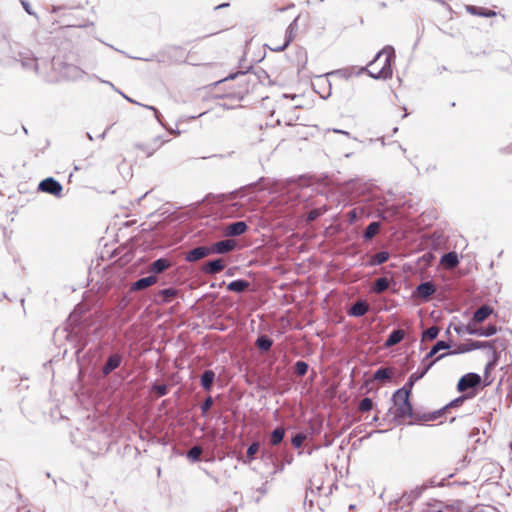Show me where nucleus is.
Returning a JSON list of instances; mask_svg holds the SVG:
<instances>
[{"instance_id": "1", "label": "nucleus", "mask_w": 512, "mask_h": 512, "mask_svg": "<svg viewBox=\"0 0 512 512\" xmlns=\"http://www.w3.org/2000/svg\"><path fill=\"white\" fill-rule=\"evenodd\" d=\"M395 58V50L392 46H385L379 51L367 67H361L356 74L367 72L374 79H389L392 77V61Z\"/></svg>"}, {"instance_id": "2", "label": "nucleus", "mask_w": 512, "mask_h": 512, "mask_svg": "<svg viewBox=\"0 0 512 512\" xmlns=\"http://www.w3.org/2000/svg\"><path fill=\"white\" fill-rule=\"evenodd\" d=\"M411 392L406 389H398L393 393L392 400L396 406V416L400 418H413L419 419V414L413 411L412 404L410 402Z\"/></svg>"}, {"instance_id": "3", "label": "nucleus", "mask_w": 512, "mask_h": 512, "mask_svg": "<svg viewBox=\"0 0 512 512\" xmlns=\"http://www.w3.org/2000/svg\"><path fill=\"white\" fill-rule=\"evenodd\" d=\"M52 66L61 79L76 81L82 79L85 75V71L78 66L56 59H53Z\"/></svg>"}, {"instance_id": "4", "label": "nucleus", "mask_w": 512, "mask_h": 512, "mask_svg": "<svg viewBox=\"0 0 512 512\" xmlns=\"http://www.w3.org/2000/svg\"><path fill=\"white\" fill-rule=\"evenodd\" d=\"M15 60L21 64V67L26 71H31L35 75L40 76L38 59L32 51L23 50L15 55Z\"/></svg>"}, {"instance_id": "5", "label": "nucleus", "mask_w": 512, "mask_h": 512, "mask_svg": "<svg viewBox=\"0 0 512 512\" xmlns=\"http://www.w3.org/2000/svg\"><path fill=\"white\" fill-rule=\"evenodd\" d=\"M481 383V377L477 373H468L462 376L457 384L459 392H465L470 388H476Z\"/></svg>"}, {"instance_id": "6", "label": "nucleus", "mask_w": 512, "mask_h": 512, "mask_svg": "<svg viewBox=\"0 0 512 512\" xmlns=\"http://www.w3.org/2000/svg\"><path fill=\"white\" fill-rule=\"evenodd\" d=\"M38 189L42 192L59 197L62 193L63 187L60 182L52 177H48L39 183Z\"/></svg>"}, {"instance_id": "7", "label": "nucleus", "mask_w": 512, "mask_h": 512, "mask_svg": "<svg viewBox=\"0 0 512 512\" xmlns=\"http://www.w3.org/2000/svg\"><path fill=\"white\" fill-rule=\"evenodd\" d=\"M298 18H295L292 23L287 27L284 40L281 44V46H270V50L274 52H281L284 51L291 41L294 39L295 32H296V25H297Z\"/></svg>"}, {"instance_id": "8", "label": "nucleus", "mask_w": 512, "mask_h": 512, "mask_svg": "<svg viewBox=\"0 0 512 512\" xmlns=\"http://www.w3.org/2000/svg\"><path fill=\"white\" fill-rule=\"evenodd\" d=\"M248 229V225L245 221H236L228 224L225 227V235L228 237H236L244 234Z\"/></svg>"}, {"instance_id": "9", "label": "nucleus", "mask_w": 512, "mask_h": 512, "mask_svg": "<svg viewBox=\"0 0 512 512\" xmlns=\"http://www.w3.org/2000/svg\"><path fill=\"white\" fill-rule=\"evenodd\" d=\"M236 246L233 240L225 239L212 244L209 249L211 254H225L232 251Z\"/></svg>"}, {"instance_id": "10", "label": "nucleus", "mask_w": 512, "mask_h": 512, "mask_svg": "<svg viewBox=\"0 0 512 512\" xmlns=\"http://www.w3.org/2000/svg\"><path fill=\"white\" fill-rule=\"evenodd\" d=\"M210 254H211V250L209 249V247L198 246V247L193 248L192 250H190L186 254L185 259L188 262H196V261H198L200 259H203V258L207 257Z\"/></svg>"}, {"instance_id": "11", "label": "nucleus", "mask_w": 512, "mask_h": 512, "mask_svg": "<svg viewBox=\"0 0 512 512\" xmlns=\"http://www.w3.org/2000/svg\"><path fill=\"white\" fill-rule=\"evenodd\" d=\"M436 291L435 285L431 281H425L420 283L416 287V294L422 299H429Z\"/></svg>"}, {"instance_id": "12", "label": "nucleus", "mask_w": 512, "mask_h": 512, "mask_svg": "<svg viewBox=\"0 0 512 512\" xmlns=\"http://www.w3.org/2000/svg\"><path fill=\"white\" fill-rule=\"evenodd\" d=\"M122 357L119 354H112L108 357L106 363L102 367L103 375L107 376L118 368L121 364Z\"/></svg>"}, {"instance_id": "13", "label": "nucleus", "mask_w": 512, "mask_h": 512, "mask_svg": "<svg viewBox=\"0 0 512 512\" xmlns=\"http://www.w3.org/2000/svg\"><path fill=\"white\" fill-rule=\"evenodd\" d=\"M157 282V277L154 275H150L147 277H143L132 283L131 291H140L144 290Z\"/></svg>"}, {"instance_id": "14", "label": "nucleus", "mask_w": 512, "mask_h": 512, "mask_svg": "<svg viewBox=\"0 0 512 512\" xmlns=\"http://www.w3.org/2000/svg\"><path fill=\"white\" fill-rule=\"evenodd\" d=\"M225 267V264L223 262L222 259H214V260H210L208 262H206L203 267H202V270L204 273L206 274H216V273H219L220 271H222Z\"/></svg>"}, {"instance_id": "15", "label": "nucleus", "mask_w": 512, "mask_h": 512, "mask_svg": "<svg viewBox=\"0 0 512 512\" xmlns=\"http://www.w3.org/2000/svg\"><path fill=\"white\" fill-rule=\"evenodd\" d=\"M497 328L495 325H488L487 327L477 328L474 325H471V330H467V334L469 335H477L489 337L496 334Z\"/></svg>"}, {"instance_id": "16", "label": "nucleus", "mask_w": 512, "mask_h": 512, "mask_svg": "<svg viewBox=\"0 0 512 512\" xmlns=\"http://www.w3.org/2000/svg\"><path fill=\"white\" fill-rule=\"evenodd\" d=\"M215 377L216 375L213 370H205L200 377L201 387L207 392L211 391Z\"/></svg>"}, {"instance_id": "17", "label": "nucleus", "mask_w": 512, "mask_h": 512, "mask_svg": "<svg viewBox=\"0 0 512 512\" xmlns=\"http://www.w3.org/2000/svg\"><path fill=\"white\" fill-rule=\"evenodd\" d=\"M368 310H369V304L366 301L359 300V301H356L351 306L348 313H349V315L354 316V317H361L364 314H366Z\"/></svg>"}, {"instance_id": "18", "label": "nucleus", "mask_w": 512, "mask_h": 512, "mask_svg": "<svg viewBox=\"0 0 512 512\" xmlns=\"http://www.w3.org/2000/svg\"><path fill=\"white\" fill-rule=\"evenodd\" d=\"M493 312V309L488 305H482L473 314L474 323H482L485 321Z\"/></svg>"}, {"instance_id": "19", "label": "nucleus", "mask_w": 512, "mask_h": 512, "mask_svg": "<svg viewBox=\"0 0 512 512\" xmlns=\"http://www.w3.org/2000/svg\"><path fill=\"white\" fill-rule=\"evenodd\" d=\"M393 282V280H389L386 277H381L375 280L373 283V286L371 290L376 294H381L389 289L390 284Z\"/></svg>"}, {"instance_id": "20", "label": "nucleus", "mask_w": 512, "mask_h": 512, "mask_svg": "<svg viewBox=\"0 0 512 512\" xmlns=\"http://www.w3.org/2000/svg\"><path fill=\"white\" fill-rule=\"evenodd\" d=\"M250 287V283L244 279H237L227 285L229 291L243 293Z\"/></svg>"}, {"instance_id": "21", "label": "nucleus", "mask_w": 512, "mask_h": 512, "mask_svg": "<svg viewBox=\"0 0 512 512\" xmlns=\"http://www.w3.org/2000/svg\"><path fill=\"white\" fill-rule=\"evenodd\" d=\"M404 331L402 329L393 330L385 340L386 347H392L398 343H400L404 338Z\"/></svg>"}, {"instance_id": "22", "label": "nucleus", "mask_w": 512, "mask_h": 512, "mask_svg": "<svg viewBox=\"0 0 512 512\" xmlns=\"http://www.w3.org/2000/svg\"><path fill=\"white\" fill-rule=\"evenodd\" d=\"M459 263L458 256L455 252L445 253L441 257V264H443L448 269L455 268Z\"/></svg>"}, {"instance_id": "23", "label": "nucleus", "mask_w": 512, "mask_h": 512, "mask_svg": "<svg viewBox=\"0 0 512 512\" xmlns=\"http://www.w3.org/2000/svg\"><path fill=\"white\" fill-rule=\"evenodd\" d=\"M170 262L165 258H159L150 265V272L159 274L170 267Z\"/></svg>"}, {"instance_id": "24", "label": "nucleus", "mask_w": 512, "mask_h": 512, "mask_svg": "<svg viewBox=\"0 0 512 512\" xmlns=\"http://www.w3.org/2000/svg\"><path fill=\"white\" fill-rule=\"evenodd\" d=\"M466 10L472 15H478V16L487 17V18L496 16V12L493 10H487V9L472 6V5L467 6Z\"/></svg>"}, {"instance_id": "25", "label": "nucleus", "mask_w": 512, "mask_h": 512, "mask_svg": "<svg viewBox=\"0 0 512 512\" xmlns=\"http://www.w3.org/2000/svg\"><path fill=\"white\" fill-rule=\"evenodd\" d=\"M255 345L261 352H267L272 347L273 340L269 338L267 335H260L257 338Z\"/></svg>"}, {"instance_id": "26", "label": "nucleus", "mask_w": 512, "mask_h": 512, "mask_svg": "<svg viewBox=\"0 0 512 512\" xmlns=\"http://www.w3.org/2000/svg\"><path fill=\"white\" fill-rule=\"evenodd\" d=\"M380 223L379 222H371L363 233V238L365 241L371 240L379 231H380Z\"/></svg>"}, {"instance_id": "27", "label": "nucleus", "mask_w": 512, "mask_h": 512, "mask_svg": "<svg viewBox=\"0 0 512 512\" xmlns=\"http://www.w3.org/2000/svg\"><path fill=\"white\" fill-rule=\"evenodd\" d=\"M285 437V429L283 427H277L270 434V444L272 446L279 445Z\"/></svg>"}, {"instance_id": "28", "label": "nucleus", "mask_w": 512, "mask_h": 512, "mask_svg": "<svg viewBox=\"0 0 512 512\" xmlns=\"http://www.w3.org/2000/svg\"><path fill=\"white\" fill-rule=\"evenodd\" d=\"M392 377V372L389 368H379L374 372L373 378L377 381L384 382L386 380H390Z\"/></svg>"}, {"instance_id": "29", "label": "nucleus", "mask_w": 512, "mask_h": 512, "mask_svg": "<svg viewBox=\"0 0 512 512\" xmlns=\"http://www.w3.org/2000/svg\"><path fill=\"white\" fill-rule=\"evenodd\" d=\"M439 332H440L439 327L432 326V327H430V328H428V329L423 331V333H422V340L423 341H432V340L437 338Z\"/></svg>"}, {"instance_id": "30", "label": "nucleus", "mask_w": 512, "mask_h": 512, "mask_svg": "<svg viewBox=\"0 0 512 512\" xmlns=\"http://www.w3.org/2000/svg\"><path fill=\"white\" fill-rule=\"evenodd\" d=\"M421 378H423V373H420L419 371L412 373L402 389H406L407 391L411 392L414 384Z\"/></svg>"}, {"instance_id": "31", "label": "nucleus", "mask_w": 512, "mask_h": 512, "mask_svg": "<svg viewBox=\"0 0 512 512\" xmlns=\"http://www.w3.org/2000/svg\"><path fill=\"white\" fill-rule=\"evenodd\" d=\"M390 257V254L387 251H381L376 253L372 259L370 260V265H380L385 263Z\"/></svg>"}, {"instance_id": "32", "label": "nucleus", "mask_w": 512, "mask_h": 512, "mask_svg": "<svg viewBox=\"0 0 512 512\" xmlns=\"http://www.w3.org/2000/svg\"><path fill=\"white\" fill-rule=\"evenodd\" d=\"M260 448L259 442H253L246 451V457L247 460H244V463H250L252 460H254L255 455L258 453Z\"/></svg>"}, {"instance_id": "33", "label": "nucleus", "mask_w": 512, "mask_h": 512, "mask_svg": "<svg viewBox=\"0 0 512 512\" xmlns=\"http://www.w3.org/2000/svg\"><path fill=\"white\" fill-rule=\"evenodd\" d=\"M202 452V447L195 445L187 451V458L193 462L199 461Z\"/></svg>"}, {"instance_id": "34", "label": "nucleus", "mask_w": 512, "mask_h": 512, "mask_svg": "<svg viewBox=\"0 0 512 512\" xmlns=\"http://www.w3.org/2000/svg\"><path fill=\"white\" fill-rule=\"evenodd\" d=\"M444 408L442 409H439L437 411H434V412H431V413H428V414H423L422 416L419 415V419H415L416 421H434L436 419H438L444 412Z\"/></svg>"}, {"instance_id": "35", "label": "nucleus", "mask_w": 512, "mask_h": 512, "mask_svg": "<svg viewBox=\"0 0 512 512\" xmlns=\"http://www.w3.org/2000/svg\"><path fill=\"white\" fill-rule=\"evenodd\" d=\"M123 97H124L127 101H129V102H131V103H135V104L140 105V103H138V102H136V101L132 100V99H131V97H128V96H126V95H124V94H123ZM141 106H142V107H144V108H146V109H149V110L153 111V112H154V115H155V118L157 119V121H158L162 126H164V125H163V123H162V121H161L160 113H159V111H158L154 106H150V105H143V104H141Z\"/></svg>"}, {"instance_id": "36", "label": "nucleus", "mask_w": 512, "mask_h": 512, "mask_svg": "<svg viewBox=\"0 0 512 512\" xmlns=\"http://www.w3.org/2000/svg\"><path fill=\"white\" fill-rule=\"evenodd\" d=\"M489 342H480V341H470L468 347L461 349V352H467L475 349L486 348L489 347Z\"/></svg>"}, {"instance_id": "37", "label": "nucleus", "mask_w": 512, "mask_h": 512, "mask_svg": "<svg viewBox=\"0 0 512 512\" xmlns=\"http://www.w3.org/2000/svg\"><path fill=\"white\" fill-rule=\"evenodd\" d=\"M373 408V401L369 397L363 398L358 406L360 412H368Z\"/></svg>"}, {"instance_id": "38", "label": "nucleus", "mask_w": 512, "mask_h": 512, "mask_svg": "<svg viewBox=\"0 0 512 512\" xmlns=\"http://www.w3.org/2000/svg\"><path fill=\"white\" fill-rule=\"evenodd\" d=\"M294 369L298 376H304L308 371V364L304 361H297L294 365Z\"/></svg>"}, {"instance_id": "39", "label": "nucleus", "mask_w": 512, "mask_h": 512, "mask_svg": "<svg viewBox=\"0 0 512 512\" xmlns=\"http://www.w3.org/2000/svg\"><path fill=\"white\" fill-rule=\"evenodd\" d=\"M177 294V291L173 288L163 289L160 291V295L163 297L164 302H170Z\"/></svg>"}, {"instance_id": "40", "label": "nucleus", "mask_w": 512, "mask_h": 512, "mask_svg": "<svg viewBox=\"0 0 512 512\" xmlns=\"http://www.w3.org/2000/svg\"><path fill=\"white\" fill-rule=\"evenodd\" d=\"M152 390L158 397L165 396L168 392V386L166 384H154Z\"/></svg>"}, {"instance_id": "41", "label": "nucleus", "mask_w": 512, "mask_h": 512, "mask_svg": "<svg viewBox=\"0 0 512 512\" xmlns=\"http://www.w3.org/2000/svg\"><path fill=\"white\" fill-rule=\"evenodd\" d=\"M214 401L211 396H208L200 405V409L203 415H206L208 411L211 409Z\"/></svg>"}, {"instance_id": "42", "label": "nucleus", "mask_w": 512, "mask_h": 512, "mask_svg": "<svg viewBox=\"0 0 512 512\" xmlns=\"http://www.w3.org/2000/svg\"><path fill=\"white\" fill-rule=\"evenodd\" d=\"M455 352H450V353H444V354H441L439 355L435 360L429 362L428 364H426L424 366V368L419 371L420 373H423V377L425 376V374L431 369V367L434 365V363L442 358H444L445 356L447 355H451V354H454Z\"/></svg>"}, {"instance_id": "43", "label": "nucleus", "mask_w": 512, "mask_h": 512, "mask_svg": "<svg viewBox=\"0 0 512 512\" xmlns=\"http://www.w3.org/2000/svg\"><path fill=\"white\" fill-rule=\"evenodd\" d=\"M305 439H306V435H304L302 433H298L292 438L291 443L294 447L300 448L302 446L303 442L305 441Z\"/></svg>"}, {"instance_id": "44", "label": "nucleus", "mask_w": 512, "mask_h": 512, "mask_svg": "<svg viewBox=\"0 0 512 512\" xmlns=\"http://www.w3.org/2000/svg\"><path fill=\"white\" fill-rule=\"evenodd\" d=\"M450 347V345L445 342V341H437L433 346H432V352L433 353H438L440 350H445V349H448Z\"/></svg>"}, {"instance_id": "45", "label": "nucleus", "mask_w": 512, "mask_h": 512, "mask_svg": "<svg viewBox=\"0 0 512 512\" xmlns=\"http://www.w3.org/2000/svg\"><path fill=\"white\" fill-rule=\"evenodd\" d=\"M468 398L467 395H462L454 400H452L448 405L444 407V409H447L449 407H457L460 406L466 399Z\"/></svg>"}, {"instance_id": "46", "label": "nucleus", "mask_w": 512, "mask_h": 512, "mask_svg": "<svg viewBox=\"0 0 512 512\" xmlns=\"http://www.w3.org/2000/svg\"><path fill=\"white\" fill-rule=\"evenodd\" d=\"M328 76L329 75H341L345 78H349L351 75H352V72L350 70H346V69H340V70H335L333 72H330L327 74Z\"/></svg>"}, {"instance_id": "47", "label": "nucleus", "mask_w": 512, "mask_h": 512, "mask_svg": "<svg viewBox=\"0 0 512 512\" xmlns=\"http://www.w3.org/2000/svg\"><path fill=\"white\" fill-rule=\"evenodd\" d=\"M330 131H332V132H334V133H338V134L345 135V136H346V137H348V138H351V139H353V140H355V141H358V139H357L356 137H352V136H351V134H350L348 131L341 130V129H336V128H334V129H328V130H327V132H330Z\"/></svg>"}, {"instance_id": "48", "label": "nucleus", "mask_w": 512, "mask_h": 512, "mask_svg": "<svg viewBox=\"0 0 512 512\" xmlns=\"http://www.w3.org/2000/svg\"><path fill=\"white\" fill-rule=\"evenodd\" d=\"M471 325H472V324L456 326V327L454 328V330H455V331H456V333H458V334H464V333H466V334H467V330H471Z\"/></svg>"}, {"instance_id": "49", "label": "nucleus", "mask_w": 512, "mask_h": 512, "mask_svg": "<svg viewBox=\"0 0 512 512\" xmlns=\"http://www.w3.org/2000/svg\"><path fill=\"white\" fill-rule=\"evenodd\" d=\"M21 4L24 8V10L29 14V15H36L34 11H32L31 9V6L30 4L27 2V1H24V0H21Z\"/></svg>"}, {"instance_id": "50", "label": "nucleus", "mask_w": 512, "mask_h": 512, "mask_svg": "<svg viewBox=\"0 0 512 512\" xmlns=\"http://www.w3.org/2000/svg\"><path fill=\"white\" fill-rule=\"evenodd\" d=\"M318 216H319L318 211H317V210H312V211H310V212H309V214H308V219H309L310 221H313V220H315Z\"/></svg>"}, {"instance_id": "51", "label": "nucleus", "mask_w": 512, "mask_h": 512, "mask_svg": "<svg viewBox=\"0 0 512 512\" xmlns=\"http://www.w3.org/2000/svg\"><path fill=\"white\" fill-rule=\"evenodd\" d=\"M348 216H349V220L350 222H353L355 221V219L357 218V213L355 210H351L349 213H348Z\"/></svg>"}, {"instance_id": "52", "label": "nucleus", "mask_w": 512, "mask_h": 512, "mask_svg": "<svg viewBox=\"0 0 512 512\" xmlns=\"http://www.w3.org/2000/svg\"><path fill=\"white\" fill-rule=\"evenodd\" d=\"M437 353H433L432 352V348L430 349V351L426 354L425 358H424V361L427 360V359H430L432 358L434 355H436Z\"/></svg>"}, {"instance_id": "53", "label": "nucleus", "mask_w": 512, "mask_h": 512, "mask_svg": "<svg viewBox=\"0 0 512 512\" xmlns=\"http://www.w3.org/2000/svg\"><path fill=\"white\" fill-rule=\"evenodd\" d=\"M281 44H282V43H278V42H276L275 40H272V41H271V44H270V45H268V47L270 48V46H281Z\"/></svg>"}, {"instance_id": "54", "label": "nucleus", "mask_w": 512, "mask_h": 512, "mask_svg": "<svg viewBox=\"0 0 512 512\" xmlns=\"http://www.w3.org/2000/svg\"><path fill=\"white\" fill-rule=\"evenodd\" d=\"M258 491L262 494H265L266 493V488L265 486L263 485L261 488L258 489Z\"/></svg>"}, {"instance_id": "55", "label": "nucleus", "mask_w": 512, "mask_h": 512, "mask_svg": "<svg viewBox=\"0 0 512 512\" xmlns=\"http://www.w3.org/2000/svg\"><path fill=\"white\" fill-rule=\"evenodd\" d=\"M136 147L145 151V146L143 144H137Z\"/></svg>"}, {"instance_id": "56", "label": "nucleus", "mask_w": 512, "mask_h": 512, "mask_svg": "<svg viewBox=\"0 0 512 512\" xmlns=\"http://www.w3.org/2000/svg\"><path fill=\"white\" fill-rule=\"evenodd\" d=\"M105 135H106V131H104V132L100 135V138L104 139V138H105Z\"/></svg>"}, {"instance_id": "57", "label": "nucleus", "mask_w": 512, "mask_h": 512, "mask_svg": "<svg viewBox=\"0 0 512 512\" xmlns=\"http://www.w3.org/2000/svg\"><path fill=\"white\" fill-rule=\"evenodd\" d=\"M228 5H229V4H226V3H225V4H222V5H219L217 8L226 7V6H228Z\"/></svg>"}, {"instance_id": "58", "label": "nucleus", "mask_w": 512, "mask_h": 512, "mask_svg": "<svg viewBox=\"0 0 512 512\" xmlns=\"http://www.w3.org/2000/svg\"><path fill=\"white\" fill-rule=\"evenodd\" d=\"M380 6H381L382 8H385V7H386V3H385V2H382V3L380 4Z\"/></svg>"}, {"instance_id": "59", "label": "nucleus", "mask_w": 512, "mask_h": 512, "mask_svg": "<svg viewBox=\"0 0 512 512\" xmlns=\"http://www.w3.org/2000/svg\"><path fill=\"white\" fill-rule=\"evenodd\" d=\"M22 128H23L24 133L27 134L28 133L27 129L24 126Z\"/></svg>"}, {"instance_id": "60", "label": "nucleus", "mask_w": 512, "mask_h": 512, "mask_svg": "<svg viewBox=\"0 0 512 512\" xmlns=\"http://www.w3.org/2000/svg\"><path fill=\"white\" fill-rule=\"evenodd\" d=\"M87 136H88V138H89L90 140H92V135H90V134L88 133V134H87Z\"/></svg>"}, {"instance_id": "61", "label": "nucleus", "mask_w": 512, "mask_h": 512, "mask_svg": "<svg viewBox=\"0 0 512 512\" xmlns=\"http://www.w3.org/2000/svg\"><path fill=\"white\" fill-rule=\"evenodd\" d=\"M153 152H154V151H150V152H148V154H147V155H148V156H151V155L153 154Z\"/></svg>"}, {"instance_id": "62", "label": "nucleus", "mask_w": 512, "mask_h": 512, "mask_svg": "<svg viewBox=\"0 0 512 512\" xmlns=\"http://www.w3.org/2000/svg\"><path fill=\"white\" fill-rule=\"evenodd\" d=\"M393 131H394V133H396L398 131V128L395 127Z\"/></svg>"}]
</instances>
